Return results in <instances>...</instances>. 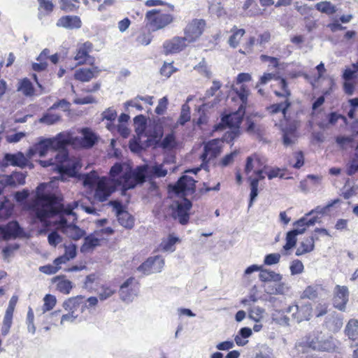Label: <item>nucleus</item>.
I'll return each mask as SVG.
<instances>
[{"label":"nucleus","instance_id":"1","mask_svg":"<svg viewBox=\"0 0 358 358\" xmlns=\"http://www.w3.org/2000/svg\"><path fill=\"white\" fill-rule=\"evenodd\" d=\"M45 187V184H40L36 189V194L32 200L29 208L34 211L36 217L41 222H45L47 219L59 215L60 216L59 226L62 231L69 238L78 241L85 235V231L75 224H69L64 215H73V209L78 206L77 202L69 203L64 206L63 199L54 194H44L41 192Z\"/></svg>","mask_w":358,"mask_h":358},{"label":"nucleus","instance_id":"2","mask_svg":"<svg viewBox=\"0 0 358 358\" xmlns=\"http://www.w3.org/2000/svg\"><path fill=\"white\" fill-rule=\"evenodd\" d=\"M39 163L43 167L52 166L53 170L57 171L61 176L69 177H75L82 166L79 158L69 156L67 147L59 148L53 158L48 160H40Z\"/></svg>","mask_w":358,"mask_h":358},{"label":"nucleus","instance_id":"3","mask_svg":"<svg viewBox=\"0 0 358 358\" xmlns=\"http://www.w3.org/2000/svg\"><path fill=\"white\" fill-rule=\"evenodd\" d=\"M296 347L303 353L310 350L336 352V341L331 336H326L322 333H312L306 335L296 344Z\"/></svg>","mask_w":358,"mask_h":358},{"label":"nucleus","instance_id":"4","mask_svg":"<svg viewBox=\"0 0 358 358\" xmlns=\"http://www.w3.org/2000/svg\"><path fill=\"white\" fill-rule=\"evenodd\" d=\"M266 166L257 154H253L246 159L245 166V173L249 175L252 173L255 177L248 176V180L250 181V206L252 205L254 199L258 195V186L260 180L265 178Z\"/></svg>","mask_w":358,"mask_h":358},{"label":"nucleus","instance_id":"5","mask_svg":"<svg viewBox=\"0 0 358 358\" xmlns=\"http://www.w3.org/2000/svg\"><path fill=\"white\" fill-rule=\"evenodd\" d=\"M97 303L98 299L96 296H90L87 299H85V296L81 295L69 298L63 303V308L68 313L62 315L61 323L73 322L86 309L93 308Z\"/></svg>","mask_w":358,"mask_h":358},{"label":"nucleus","instance_id":"6","mask_svg":"<svg viewBox=\"0 0 358 358\" xmlns=\"http://www.w3.org/2000/svg\"><path fill=\"white\" fill-rule=\"evenodd\" d=\"M174 10L169 8H154L145 15L146 26L153 31L162 29L172 24L175 20Z\"/></svg>","mask_w":358,"mask_h":358},{"label":"nucleus","instance_id":"7","mask_svg":"<svg viewBox=\"0 0 358 358\" xmlns=\"http://www.w3.org/2000/svg\"><path fill=\"white\" fill-rule=\"evenodd\" d=\"M79 133L82 137L73 136L69 131H62L65 147L69 145L73 148H91L97 141L96 135L89 127L82 128Z\"/></svg>","mask_w":358,"mask_h":358},{"label":"nucleus","instance_id":"8","mask_svg":"<svg viewBox=\"0 0 358 358\" xmlns=\"http://www.w3.org/2000/svg\"><path fill=\"white\" fill-rule=\"evenodd\" d=\"M63 136L62 132H60L54 138H45L34 144V146L29 150V156L32 157L35 155H38L39 157H43L45 156L48 151H52L57 153L59 148H65Z\"/></svg>","mask_w":358,"mask_h":358},{"label":"nucleus","instance_id":"9","mask_svg":"<svg viewBox=\"0 0 358 358\" xmlns=\"http://www.w3.org/2000/svg\"><path fill=\"white\" fill-rule=\"evenodd\" d=\"M243 102H241L238 110L223 115L220 122L214 126L215 130H222L227 127L229 129H241V124L243 122L245 108L247 106V105L243 106Z\"/></svg>","mask_w":358,"mask_h":358},{"label":"nucleus","instance_id":"10","mask_svg":"<svg viewBox=\"0 0 358 358\" xmlns=\"http://www.w3.org/2000/svg\"><path fill=\"white\" fill-rule=\"evenodd\" d=\"M251 80L252 76L250 73H238L234 84L231 87V92L233 94H235L233 99H239L241 102H243V106L248 104V99L250 95V90L244 83L250 82Z\"/></svg>","mask_w":358,"mask_h":358},{"label":"nucleus","instance_id":"11","mask_svg":"<svg viewBox=\"0 0 358 358\" xmlns=\"http://www.w3.org/2000/svg\"><path fill=\"white\" fill-rule=\"evenodd\" d=\"M341 199H335L334 200L330 201L326 206L324 207L317 206L315 210H311L309 213L306 214V216L301 217L294 223V226L295 229L294 230L300 231L303 229V234L305 232L307 228L315 225V224L317 221V217H313L311 218H308V216L312 214L313 212H316L318 213L324 214L327 210H329L330 208L333 207L334 205L340 203Z\"/></svg>","mask_w":358,"mask_h":358},{"label":"nucleus","instance_id":"12","mask_svg":"<svg viewBox=\"0 0 358 358\" xmlns=\"http://www.w3.org/2000/svg\"><path fill=\"white\" fill-rule=\"evenodd\" d=\"M206 27V22L203 19L194 18L189 20L183 29V37L187 43L198 41L203 34Z\"/></svg>","mask_w":358,"mask_h":358},{"label":"nucleus","instance_id":"13","mask_svg":"<svg viewBox=\"0 0 358 358\" xmlns=\"http://www.w3.org/2000/svg\"><path fill=\"white\" fill-rule=\"evenodd\" d=\"M313 310L312 305L309 302L294 304L288 308V312L292 313V317L297 322L309 320Z\"/></svg>","mask_w":358,"mask_h":358},{"label":"nucleus","instance_id":"14","mask_svg":"<svg viewBox=\"0 0 358 358\" xmlns=\"http://www.w3.org/2000/svg\"><path fill=\"white\" fill-rule=\"evenodd\" d=\"M69 107V103L64 99L59 100L55 103L40 118L41 123L46 124H53L61 120V115L55 113L54 110L58 108H62L64 110H66Z\"/></svg>","mask_w":358,"mask_h":358},{"label":"nucleus","instance_id":"15","mask_svg":"<svg viewBox=\"0 0 358 358\" xmlns=\"http://www.w3.org/2000/svg\"><path fill=\"white\" fill-rule=\"evenodd\" d=\"M171 188L175 194L187 196L195 192V180L190 176H182Z\"/></svg>","mask_w":358,"mask_h":358},{"label":"nucleus","instance_id":"16","mask_svg":"<svg viewBox=\"0 0 358 358\" xmlns=\"http://www.w3.org/2000/svg\"><path fill=\"white\" fill-rule=\"evenodd\" d=\"M349 301V290L347 286L336 285L334 289L332 303L335 308L345 311Z\"/></svg>","mask_w":358,"mask_h":358},{"label":"nucleus","instance_id":"17","mask_svg":"<svg viewBox=\"0 0 358 358\" xmlns=\"http://www.w3.org/2000/svg\"><path fill=\"white\" fill-rule=\"evenodd\" d=\"M116 187L115 183L109 178L103 177L97 182L95 196L100 201H105L115 192Z\"/></svg>","mask_w":358,"mask_h":358},{"label":"nucleus","instance_id":"18","mask_svg":"<svg viewBox=\"0 0 358 358\" xmlns=\"http://www.w3.org/2000/svg\"><path fill=\"white\" fill-rule=\"evenodd\" d=\"M92 50L93 44L90 41L79 44L73 57L74 60L77 62V64L84 65L87 64L90 60L94 61V57L90 55Z\"/></svg>","mask_w":358,"mask_h":358},{"label":"nucleus","instance_id":"19","mask_svg":"<svg viewBox=\"0 0 358 358\" xmlns=\"http://www.w3.org/2000/svg\"><path fill=\"white\" fill-rule=\"evenodd\" d=\"M17 301L18 296L17 295H13L9 301L8 306L6 310L3 320V327L1 328V334L3 335L8 334L10 331L13 323L14 310L15 309Z\"/></svg>","mask_w":358,"mask_h":358},{"label":"nucleus","instance_id":"20","mask_svg":"<svg viewBox=\"0 0 358 358\" xmlns=\"http://www.w3.org/2000/svg\"><path fill=\"white\" fill-rule=\"evenodd\" d=\"M139 284L134 277H130L120 286V296L122 300L129 301L138 293Z\"/></svg>","mask_w":358,"mask_h":358},{"label":"nucleus","instance_id":"21","mask_svg":"<svg viewBox=\"0 0 358 358\" xmlns=\"http://www.w3.org/2000/svg\"><path fill=\"white\" fill-rule=\"evenodd\" d=\"M192 207L191 201L185 198L182 202H177L176 210L173 212L174 217H178L179 222L187 224L189 220V210Z\"/></svg>","mask_w":358,"mask_h":358},{"label":"nucleus","instance_id":"22","mask_svg":"<svg viewBox=\"0 0 358 358\" xmlns=\"http://www.w3.org/2000/svg\"><path fill=\"white\" fill-rule=\"evenodd\" d=\"M187 45L183 36H175L164 43L163 48L166 55L176 54L182 51Z\"/></svg>","mask_w":358,"mask_h":358},{"label":"nucleus","instance_id":"23","mask_svg":"<svg viewBox=\"0 0 358 358\" xmlns=\"http://www.w3.org/2000/svg\"><path fill=\"white\" fill-rule=\"evenodd\" d=\"M282 140L285 146L294 145L298 138L297 127L292 122L282 127Z\"/></svg>","mask_w":358,"mask_h":358},{"label":"nucleus","instance_id":"24","mask_svg":"<svg viewBox=\"0 0 358 358\" xmlns=\"http://www.w3.org/2000/svg\"><path fill=\"white\" fill-rule=\"evenodd\" d=\"M221 152V147L217 140H212L208 142L203 149V152L201 155V159L203 162H208L210 159L217 157Z\"/></svg>","mask_w":358,"mask_h":358},{"label":"nucleus","instance_id":"25","mask_svg":"<svg viewBox=\"0 0 358 358\" xmlns=\"http://www.w3.org/2000/svg\"><path fill=\"white\" fill-rule=\"evenodd\" d=\"M100 69L97 66L92 68H79L74 72V79L82 83L90 82L92 78L98 76Z\"/></svg>","mask_w":358,"mask_h":358},{"label":"nucleus","instance_id":"26","mask_svg":"<svg viewBox=\"0 0 358 358\" xmlns=\"http://www.w3.org/2000/svg\"><path fill=\"white\" fill-rule=\"evenodd\" d=\"M28 160L22 152L6 154L1 161V166L9 165L24 168L27 165Z\"/></svg>","mask_w":358,"mask_h":358},{"label":"nucleus","instance_id":"27","mask_svg":"<svg viewBox=\"0 0 358 358\" xmlns=\"http://www.w3.org/2000/svg\"><path fill=\"white\" fill-rule=\"evenodd\" d=\"M23 230L17 221L9 222L6 226L1 227V238L10 239L22 236Z\"/></svg>","mask_w":358,"mask_h":358},{"label":"nucleus","instance_id":"28","mask_svg":"<svg viewBox=\"0 0 358 358\" xmlns=\"http://www.w3.org/2000/svg\"><path fill=\"white\" fill-rule=\"evenodd\" d=\"M82 21L78 15H64L56 23L57 27L67 29H77L82 27Z\"/></svg>","mask_w":358,"mask_h":358},{"label":"nucleus","instance_id":"29","mask_svg":"<svg viewBox=\"0 0 358 358\" xmlns=\"http://www.w3.org/2000/svg\"><path fill=\"white\" fill-rule=\"evenodd\" d=\"M26 175L21 172H13L10 175L2 176L1 185L15 187L25 183Z\"/></svg>","mask_w":358,"mask_h":358},{"label":"nucleus","instance_id":"30","mask_svg":"<svg viewBox=\"0 0 358 358\" xmlns=\"http://www.w3.org/2000/svg\"><path fill=\"white\" fill-rule=\"evenodd\" d=\"M135 180L131 175V169L127 167L124 171L122 176L117 178L115 181L117 186H122L123 191H127L133 189L136 187Z\"/></svg>","mask_w":358,"mask_h":358},{"label":"nucleus","instance_id":"31","mask_svg":"<svg viewBox=\"0 0 358 358\" xmlns=\"http://www.w3.org/2000/svg\"><path fill=\"white\" fill-rule=\"evenodd\" d=\"M344 333L352 342V345H358V320L350 319L345 325Z\"/></svg>","mask_w":358,"mask_h":358},{"label":"nucleus","instance_id":"32","mask_svg":"<svg viewBox=\"0 0 358 358\" xmlns=\"http://www.w3.org/2000/svg\"><path fill=\"white\" fill-rule=\"evenodd\" d=\"M52 282L56 285L57 290L64 294H69L72 289L71 282L66 279L64 275L52 278Z\"/></svg>","mask_w":358,"mask_h":358},{"label":"nucleus","instance_id":"33","mask_svg":"<svg viewBox=\"0 0 358 358\" xmlns=\"http://www.w3.org/2000/svg\"><path fill=\"white\" fill-rule=\"evenodd\" d=\"M155 145L168 150H171L176 148L177 146V142L174 133L171 132L166 134L162 141L156 140Z\"/></svg>","mask_w":358,"mask_h":358},{"label":"nucleus","instance_id":"34","mask_svg":"<svg viewBox=\"0 0 358 358\" xmlns=\"http://www.w3.org/2000/svg\"><path fill=\"white\" fill-rule=\"evenodd\" d=\"M323 290L320 285H311L307 286L300 295L301 299H309L314 301L318 298L320 292Z\"/></svg>","mask_w":358,"mask_h":358},{"label":"nucleus","instance_id":"35","mask_svg":"<svg viewBox=\"0 0 358 358\" xmlns=\"http://www.w3.org/2000/svg\"><path fill=\"white\" fill-rule=\"evenodd\" d=\"M231 36L229 38V45L235 48L238 46L240 42L245 34L244 29H238L236 26H234L231 29Z\"/></svg>","mask_w":358,"mask_h":358},{"label":"nucleus","instance_id":"36","mask_svg":"<svg viewBox=\"0 0 358 358\" xmlns=\"http://www.w3.org/2000/svg\"><path fill=\"white\" fill-rule=\"evenodd\" d=\"M315 248V241L313 236L306 238L301 241L296 250V255H302L312 252Z\"/></svg>","mask_w":358,"mask_h":358},{"label":"nucleus","instance_id":"37","mask_svg":"<svg viewBox=\"0 0 358 358\" xmlns=\"http://www.w3.org/2000/svg\"><path fill=\"white\" fill-rule=\"evenodd\" d=\"M17 91L22 92L25 96H32L35 94L34 87L27 78H24L19 81Z\"/></svg>","mask_w":358,"mask_h":358},{"label":"nucleus","instance_id":"38","mask_svg":"<svg viewBox=\"0 0 358 358\" xmlns=\"http://www.w3.org/2000/svg\"><path fill=\"white\" fill-rule=\"evenodd\" d=\"M275 80L280 91L275 90V95L278 97H284L286 99H289V97L291 96V92L288 88L287 80L280 76H277Z\"/></svg>","mask_w":358,"mask_h":358},{"label":"nucleus","instance_id":"39","mask_svg":"<svg viewBox=\"0 0 358 358\" xmlns=\"http://www.w3.org/2000/svg\"><path fill=\"white\" fill-rule=\"evenodd\" d=\"M259 280L262 282H280L282 279V276L279 273H276L275 272L267 269H263L262 267L259 271Z\"/></svg>","mask_w":358,"mask_h":358},{"label":"nucleus","instance_id":"40","mask_svg":"<svg viewBox=\"0 0 358 358\" xmlns=\"http://www.w3.org/2000/svg\"><path fill=\"white\" fill-rule=\"evenodd\" d=\"M85 4H87V0H83ZM80 0H60V8L65 12L76 11L80 7Z\"/></svg>","mask_w":358,"mask_h":358},{"label":"nucleus","instance_id":"41","mask_svg":"<svg viewBox=\"0 0 358 358\" xmlns=\"http://www.w3.org/2000/svg\"><path fill=\"white\" fill-rule=\"evenodd\" d=\"M100 239L92 236H87L84 239V243L81 246L80 250L83 252H87L94 250L96 246L99 245Z\"/></svg>","mask_w":358,"mask_h":358},{"label":"nucleus","instance_id":"42","mask_svg":"<svg viewBox=\"0 0 358 358\" xmlns=\"http://www.w3.org/2000/svg\"><path fill=\"white\" fill-rule=\"evenodd\" d=\"M291 106V102L289 99H286L284 102L271 104L266 108L268 113L271 114H275L282 112L285 115L288 108Z\"/></svg>","mask_w":358,"mask_h":358},{"label":"nucleus","instance_id":"43","mask_svg":"<svg viewBox=\"0 0 358 358\" xmlns=\"http://www.w3.org/2000/svg\"><path fill=\"white\" fill-rule=\"evenodd\" d=\"M303 229L300 231L297 230H291L287 233L286 235V243L283 246L285 250H289L294 248L296 243V236L297 235L302 234Z\"/></svg>","mask_w":358,"mask_h":358},{"label":"nucleus","instance_id":"44","mask_svg":"<svg viewBox=\"0 0 358 358\" xmlns=\"http://www.w3.org/2000/svg\"><path fill=\"white\" fill-rule=\"evenodd\" d=\"M38 3L39 14L49 15L54 10L55 5L50 0H37Z\"/></svg>","mask_w":358,"mask_h":358},{"label":"nucleus","instance_id":"45","mask_svg":"<svg viewBox=\"0 0 358 358\" xmlns=\"http://www.w3.org/2000/svg\"><path fill=\"white\" fill-rule=\"evenodd\" d=\"M179 241L180 240L178 237H175L172 234H169L167 239L162 241L160 244V248L164 251L173 252L175 250V244Z\"/></svg>","mask_w":358,"mask_h":358},{"label":"nucleus","instance_id":"46","mask_svg":"<svg viewBox=\"0 0 358 358\" xmlns=\"http://www.w3.org/2000/svg\"><path fill=\"white\" fill-rule=\"evenodd\" d=\"M115 292L116 289L111 285H103L98 291V296L100 300L104 301L113 296Z\"/></svg>","mask_w":358,"mask_h":358},{"label":"nucleus","instance_id":"47","mask_svg":"<svg viewBox=\"0 0 358 358\" xmlns=\"http://www.w3.org/2000/svg\"><path fill=\"white\" fill-rule=\"evenodd\" d=\"M117 218L119 223L125 228L131 229L134 225V218L128 212L120 215Z\"/></svg>","mask_w":358,"mask_h":358},{"label":"nucleus","instance_id":"48","mask_svg":"<svg viewBox=\"0 0 358 358\" xmlns=\"http://www.w3.org/2000/svg\"><path fill=\"white\" fill-rule=\"evenodd\" d=\"M134 121L136 125V131L138 135H141L144 133L147 125L145 117L143 115H137L134 117Z\"/></svg>","mask_w":358,"mask_h":358},{"label":"nucleus","instance_id":"49","mask_svg":"<svg viewBox=\"0 0 358 358\" xmlns=\"http://www.w3.org/2000/svg\"><path fill=\"white\" fill-rule=\"evenodd\" d=\"M43 301L42 310L43 313H45L54 308L57 303V299L54 295L48 294L44 296Z\"/></svg>","mask_w":358,"mask_h":358},{"label":"nucleus","instance_id":"50","mask_svg":"<svg viewBox=\"0 0 358 358\" xmlns=\"http://www.w3.org/2000/svg\"><path fill=\"white\" fill-rule=\"evenodd\" d=\"M190 118L191 116L189 106L187 104H183L177 123L183 126L190 120Z\"/></svg>","mask_w":358,"mask_h":358},{"label":"nucleus","instance_id":"51","mask_svg":"<svg viewBox=\"0 0 358 358\" xmlns=\"http://www.w3.org/2000/svg\"><path fill=\"white\" fill-rule=\"evenodd\" d=\"M315 7L318 11L326 14H333L336 11L335 7L329 1H320Z\"/></svg>","mask_w":358,"mask_h":358},{"label":"nucleus","instance_id":"52","mask_svg":"<svg viewBox=\"0 0 358 358\" xmlns=\"http://www.w3.org/2000/svg\"><path fill=\"white\" fill-rule=\"evenodd\" d=\"M124 171H123V165L120 163H115L110 170V177L109 178L114 183L117 178H119L123 174Z\"/></svg>","mask_w":358,"mask_h":358},{"label":"nucleus","instance_id":"53","mask_svg":"<svg viewBox=\"0 0 358 358\" xmlns=\"http://www.w3.org/2000/svg\"><path fill=\"white\" fill-rule=\"evenodd\" d=\"M241 129H230L229 131H226L222 136V141L227 143H232L234 141L241 135Z\"/></svg>","mask_w":358,"mask_h":358},{"label":"nucleus","instance_id":"54","mask_svg":"<svg viewBox=\"0 0 358 358\" xmlns=\"http://www.w3.org/2000/svg\"><path fill=\"white\" fill-rule=\"evenodd\" d=\"M329 310V304L325 301H319L316 303L315 308L313 311H314V314L315 317H320L328 313Z\"/></svg>","mask_w":358,"mask_h":358},{"label":"nucleus","instance_id":"55","mask_svg":"<svg viewBox=\"0 0 358 358\" xmlns=\"http://www.w3.org/2000/svg\"><path fill=\"white\" fill-rule=\"evenodd\" d=\"M255 43V38L254 36L249 37L247 41L243 43L242 48L239 50V52L245 55L252 53Z\"/></svg>","mask_w":358,"mask_h":358},{"label":"nucleus","instance_id":"56","mask_svg":"<svg viewBox=\"0 0 358 358\" xmlns=\"http://www.w3.org/2000/svg\"><path fill=\"white\" fill-rule=\"evenodd\" d=\"M249 317L255 322H259L264 317V310L260 307L255 306L249 310Z\"/></svg>","mask_w":358,"mask_h":358},{"label":"nucleus","instance_id":"57","mask_svg":"<svg viewBox=\"0 0 358 358\" xmlns=\"http://www.w3.org/2000/svg\"><path fill=\"white\" fill-rule=\"evenodd\" d=\"M145 5L147 7H154L158 6H166L167 8H169L171 10H175V6L173 4L165 2L162 0H147L145 2Z\"/></svg>","mask_w":358,"mask_h":358},{"label":"nucleus","instance_id":"58","mask_svg":"<svg viewBox=\"0 0 358 358\" xmlns=\"http://www.w3.org/2000/svg\"><path fill=\"white\" fill-rule=\"evenodd\" d=\"M153 268V264L152 263L151 258L149 257L138 267V270L143 272L144 274L148 275L155 273L152 271Z\"/></svg>","mask_w":358,"mask_h":358},{"label":"nucleus","instance_id":"59","mask_svg":"<svg viewBox=\"0 0 358 358\" xmlns=\"http://www.w3.org/2000/svg\"><path fill=\"white\" fill-rule=\"evenodd\" d=\"M145 170L144 167H139L136 171L131 170V175L136 182V185L139 183H143L145 181Z\"/></svg>","mask_w":358,"mask_h":358},{"label":"nucleus","instance_id":"60","mask_svg":"<svg viewBox=\"0 0 358 358\" xmlns=\"http://www.w3.org/2000/svg\"><path fill=\"white\" fill-rule=\"evenodd\" d=\"M304 266L301 261L295 259L290 265V271L292 275L300 274L303 271Z\"/></svg>","mask_w":358,"mask_h":358},{"label":"nucleus","instance_id":"61","mask_svg":"<svg viewBox=\"0 0 358 358\" xmlns=\"http://www.w3.org/2000/svg\"><path fill=\"white\" fill-rule=\"evenodd\" d=\"M150 258L154 267L152 271L155 273L160 272L164 265V261L163 258L159 255Z\"/></svg>","mask_w":358,"mask_h":358},{"label":"nucleus","instance_id":"62","mask_svg":"<svg viewBox=\"0 0 358 358\" xmlns=\"http://www.w3.org/2000/svg\"><path fill=\"white\" fill-rule=\"evenodd\" d=\"M168 99L166 96H164L159 100L157 106L155 108V113L157 115H163L167 109L168 106Z\"/></svg>","mask_w":358,"mask_h":358},{"label":"nucleus","instance_id":"63","mask_svg":"<svg viewBox=\"0 0 358 358\" xmlns=\"http://www.w3.org/2000/svg\"><path fill=\"white\" fill-rule=\"evenodd\" d=\"M280 255L279 253H271L265 256L264 263L266 265L276 264L280 262Z\"/></svg>","mask_w":358,"mask_h":358},{"label":"nucleus","instance_id":"64","mask_svg":"<svg viewBox=\"0 0 358 358\" xmlns=\"http://www.w3.org/2000/svg\"><path fill=\"white\" fill-rule=\"evenodd\" d=\"M60 266H57V265L55 264H47L40 266L39 271L43 273L52 275L56 273L60 269Z\"/></svg>","mask_w":358,"mask_h":358}]
</instances>
